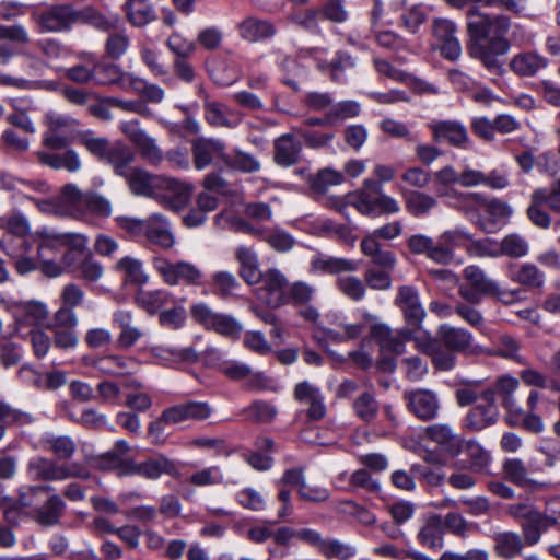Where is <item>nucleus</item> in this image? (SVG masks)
Instances as JSON below:
<instances>
[{
    "instance_id": "obj_45",
    "label": "nucleus",
    "mask_w": 560,
    "mask_h": 560,
    "mask_svg": "<svg viewBox=\"0 0 560 560\" xmlns=\"http://www.w3.org/2000/svg\"><path fill=\"white\" fill-rule=\"evenodd\" d=\"M362 319L359 323L340 324L339 329H328L327 336L336 342L359 338L363 334L366 323L373 322L375 316L368 312H362Z\"/></svg>"
},
{
    "instance_id": "obj_64",
    "label": "nucleus",
    "mask_w": 560,
    "mask_h": 560,
    "mask_svg": "<svg viewBox=\"0 0 560 560\" xmlns=\"http://www.w3.org/2000/svg\"><path fill=\"white\" fill-rule=\"evenodd\" d=\"M0 228L9 235L26 236L30 232V223L26 217L20 212H12L0 218Z\"/></svg>"
},
{
    "instance_id": "obj_63",
    "label": "nucleus",
    "mask_w": 560,
    "mask_h": 560,
    "mask_svg": "<svg viewBox=\"0 0 560 560\" xmlns=\"http://www.w3.org/2000/svg\"><path fill=\"white\" fill-rule=\"evenodd\" d=\"M320 553L327 559L349 560L357 555V549L338 539H325Z\"/></svg>"
},
{
    "instance_id": "obj_53",
    "label": "nucleus",
    "mask_w": 560,
    "mask_h": 560,
    "mask_svg": "<svg viewBox=\"0 0 560 560\" xmlns=\"http://www.w3.org/2000/svg\"><path fill=\"white\" fill-rule=\"evenodd\" d=\"M205 120L212 127L233 128L236 122H233L229 115L228 107L218 101L207 102L203 107Z\"/></svg>"
},
{
    "instance_id": "obj_58",
    "label": "nucleus",
    "mask_w": 560,
    "mask_h": 560,
    "mask_svg": "<svg viewBox=\"0 0 560 560\" xmlns=\"http://www.w3.org/2000/svg\"><path fill=\"white\" fill-rule=\"evenodd\" d=\"M224 164L243 173H255L260 170L259 161L252 154L235 150L233 155L224 158Z\"/></svg>"
},
{
    "instance_id": "obj_3",
    "label": "nucleus",
    "mask_w": 560,
    "mask_h": 560,
    "mask_svg": "<svg viewBox=\"0 0 560 560\" xmlns=\"http://www.w3.org/2000/svg\"><path fill=\"white\" fill-rule=\"evenodd\" d=\"M42 143L49 150L68 148L75 139L79 121L70 115L48 113Z\"/></svg>"
},
{
    "instance_id": "obj_4",
    "label": "nucleus",
    "mask_w": 560,
    "mask_h": 560,
    "mask_svg": "<svg viewBox=\"0 0 560 560\" xmlns=\"http://www.w3.org/2000/svg\"><path fill=\"white\" fill-rule=\"evenodd\" d=\"M75 7L70 3H56L32 14L40 33H68L75 25Z\"/></svg>"
},
{
    "instance_id": "obj_55",
    "label": "nucleus",
    "mask_w": 560,
    "mask_h": 560,
    "mask_svg": "<svg viewBox=\"0 0 560 560\" xmlns=\"http://www.w3.org/2000/svg\"><path fill=\"white\" fill-rule=\"evenodd\" d=\"M550 527L560 530V497L550 499L542 512L539 511L538 534L539 538L542 533Z\"/></svg>"
},
{
    "instance_id": "obj_44",
    "label": "nucleus",
    "mask_w": 560,
    "mask_h": 560,
    "mask_svg": "<svg viewBox=\"0 0 560 560\" xmlns=\"http://www.w3.org/2000/svg\"><path fill=\"white\" fill-rule=\"evenodd\" d=\"M74 18L75 24L90 25L100 31H109L116 25V21L110 20L92 5H85L81 9L75 8Z\"/></svg>"
},
{
    "instance_id": "obj_35",
    "label": "nucleus",
    "mask_w": 560,
    "mask_h": 560,
    "mask_svg": "<svg viewBox=\"0 0 560 560\" xmlns=\"http://www.w3.org/2000/svg\"><path fill=\"white\" fill-rule=\"evenodd\" d=\"M359 268L357 261L342 257L317 255L311 261L312 271H319L327 275H341L354 272Z\"/></svg>"
},
{
    "instance_id": "obj_42",
    "label": "nucleus",
    "mask_w": 560,
    "mask_h": 560,
    "mask_svg": "<svg viewBox=\"0 0 560 560\" xmlns=\"http://www.w3.org/2000/svg\"><path fill=\"white\" fill-rule=\"evenodd\" d=\"M124 10L127 20L138 27L144 26L155 19V11L148 0H128Z\"/></svg>"
},
{
    "instance_id": "obj_14",
    "label": "nucleus",
    "mask_w": 560,
    "mask_h": 560,
    "mask_svg": "<svg viewBox=\"0 0 560 560\" xmlns=\"http://www.w3.org/2000/svg\"><path fill=\"white\" fill-rule=\"evenodd\" d=\"M505 513L520 526L526 545L534 546L539 542L538 520L539 511L529 503H512L505 508Z\"/></svg>"
},
{
    "instance_id": "obj_33",
    "label": "nucleus",
    "mask_w": 560,
    "mask_h": 560,
    "mask_svg": "<svg viewBox=\"0 0 560 560\" xmlns=\"http://www.w3.org/2000/svg\"><path fill=\"white\" fill-rule=\"evenodd\" d=\"M360 249L362 254L371 259V262L382 269L393 270L396 265V257L383 247L378 240L365 235L361 243Z\"/></svg>"
},
{
    "instance_id": "obj_36",
    "label": "nucleus",
    "mask_w": 560,
    "mask_h": 560,
    "mask_svg": "<svg viewBox=\"0 0 560 560\" xmlns=\"http://www.w3.org/2000/svg\"><path fill=\"white\" fill-rule=\"evenodd\" d=\"M13 313L16 322L33 326L44 325L49 315L47 306L37 301L16 303Z\"/></svg>"
},
{
    "instance_id": "obj_12",
    "label": "nucleus",
    "mask_w": 560,
    "mask_h": 560,
    "mask_svg": "<svg viewBox=\"0 0 560 560\" xmlns=\"http://www.w3.org/2000/svg\"><path fill=\"white\" fill-rule=\"evenodd\" d=\"M427 352L432 357L439 370H451L454 365L455 329L443 325L439 331V339L428 343Z\"/></svg>"
},
{
    "instance_id": "obj_34",
    "label": "nucleus",
    "mask_w": 560,
    "mask_h": 560,
    "mask_svg": "<svg viewBox=\"0 0 560 560\" xmlns=\"http://www.w3.org/2000/svg\"><path fill=\"white\" fill-rule=\"evenodd\" d=\"M503 478L521 488L538 489L544 483L529 477L528 470L520 458L506 459L502 465Z\"/></svg>"
},
{
    "instance_id": "obj_39",
    "label": "nucleus",
    "mask_w": 560,
    "mask_h": 560,
    "mask_svg": "<svg viewBox=\"0 0 560 560\" xmlns=\"http://www.w3.org/2000/svg\"><path fill=\"white\" fill-rule=\"evenodd\" d=\"M135 160L136 153L130 147L124 142H116L113 144L105 162L113 167L116 175L124 178L133 168L131 165Z\"/></svg>"
},
{
    "instance_id": "obj_9",
    "label": "nucleus",
    "mask_w": 560,
    "mask_h": 560,
    "mask_svg": "<svg viewBox=\"0 0 560 560\" xmlns=\"http://www.w3.org/2000/svg\"><path fill=\"white\" fill-rule=\"evenodd\" d=\"M194 187L177 178L159 175L156 199L162 206L173 211L182 210L190 199Z\"/></svg>"
},
{
    "instance_id": "obj_23",
    "label": "nucleus",
    "mask_w": 560,
    "mask_h": 560,
    "mask_svg": "<svg viewBox=\"0 0 560 560\" xmlns=\"http://www.w3.org/2000/svg\"><path fill=\"white\" fill-rule=\"evenodd\" d=\"M238 35L248 43H259L271 39L277 34L276 25L269 20L247 16L237 26Z\"/></svg>"
},
{
    "instance_id": "obj_5",
    "label": "nucleus",
    "mask_w": 560,
    "mask_h": 560,
    "mask_svg": "<svg viewBox=\"0 0 560 560\" xmlns=\"http://www.w3.org/2000/svg\"><path fill=\"white\" fill-rule=\"evenodd\" d=\"M28 471L35 480L61 481L70 478L88 479L89 471L78 463L58 464L46 457H35L27 464Z\"/></svg>"
},
{
    "instance_id": "obj_38",
    "label": "nucleus",
    "mask_w": 560,
    "mask_h": 560,
    "mask_svg": "<svg viewBox=\"0 0 560 560\" xmlns=\"http://www.w3.org/2000/svg\"><path fill=\"white\" fill-rule=\"evenodd\" d=\"M173 301L171 292L164 289L139 290L136 295V304L149 315H155Z\"/></svg>"
},
{
    "instance_id": "obj_7",
    "label": "nucleus",
    "mask_w": 560,
    "mask_h": 560,
    "mask_svg": "<svg viewBox=\"0 0 560 560\" xmlns=\"http://www.w3.org/2000/svg\"><path fill=\"white\" fill-rule=\"evenodd\" d=\"M467 19L468 34L476 43L488 37L505 36L511 27V19L505 14L490 18L488 14L470 9L467 12Z\"/></svg>"
},
{
    "instance_id": "obj_54",
    "label": "nucleus",
    "mask_w": 560,
    "mask_h": 560,
    "mask_svg": "<svg viewBox=\"0 0 560 560\" xmlns=\"http://www.w3.org/2000/svg\"><path fill=\"white\" fill-rule=\"evenodd\" d=\"M406 209L413 217H421L436 206V200L421 191H409L405 195Z\"/></svg>"
},
{
    "instance_id": "obj_43",
    "label": "nucleus",
    "mask_w": 560,
    "mask_h": 560,
    "mask_svg": "<svg viewBox=\"0 0 560 560\" xmlns=\"http://www.w3.org/2000/svg\"><path fill=\"white\" fill-rule=\"evenodd\" d=\"M455 249V232L446 231L442 233L436 242L432 240L429 258L442 265H447L453 260Z\"/></svg>"
},
{
    "instance_id": "obj_50",
    "label": "nucleus",
    "mask_w": 560,
    "mask_h": 560,
    "mask_svg": "<svg viewBox=\"0 0 560 560\" xmlns=\"http://www.w3.org/2000/svg\"><path fill=\"white\" fill-rule=\"evenodd\" d=\"M512 281L528 289H540L545 284V273L536 265L526 262L512 276Z\"/></svg>"
},
{
    "instance_id": "obj_60",
    "label": "nucleus",
    "mask_w": 560,
    "mask_h": 560,
    "mask_svg": "<svg viewBox=\"0 0 560 560\" xmlns=\"http://www.w3.org/2000/svg\"><path fill=\"white\" fill-rule=\"evenodd\" d=\"M493 354L517 363H524L523 357L521 355L520 342L509 335L499 337Z\"/></svg>"
},
{
    "instance_id": "obj_37",
    "label": "nucleus",
    "mask_w": 560,
    "mask_h": 560,
    "mask_svg": "<svg viewBox=\"0 0 560 560\" xmlns=\"http://www.w3.org/2000/svg\"><path fill=\"white\" fill-rule=\"evenodd\" d=\"M10 104L13 110L7 116V121L25 133H35L36 127L28 114L33 109V102L25 98H14Z\"/></svg>"
},
{
    "instance_id": "obj_8",
    "label": "nucleus",
    "mask_w": 560,
    "mask_h": 560,
    "mask_svg": "<svg viewBox=\"0 0 560 560\" xmlns=\"http://www.w3.org/2000/svg\"><path fill=\"white\" fill-rule=\"evenodd\" d=\"M119 130L136 147L143 161L152 166H158L164 161L163 150L156 140L141 128L139 120L122 121Z\"/></svg>"
},
{
    "instance_id": "obj_18",
    "label": "nucleus",
    "mask_w": 560,
    "mask_h": 560,
    "mask_svg": "<svg viewBox=\"0 0 560 560\" xmlns=\"http://www.w3.org/2000/svg\"><path fill=\"white\" fill-rule=\"evenodd\" d=\"M432 48L451 61L455 60V24L452 20L436 18L432 22Z\"/></svg>"
},
{
    "instance_id": "obj_1",
    "label": "nucleus",
    "mask_w": 560,
    "mask_h": 560,
    "mask_svg": "<svg viewBox=\"0 0 560 560\" xmlns=\"http://www.w3.org/2000/svg\"><path fill=\"white\" fill-rule=\"evenodd\" d=\"M457 209L483 231L491 233L498 223L505 222L512 214V208L499 199L486 200L479 194L457 195Z\"/></svg>"
},
{
    "instance_id": "obj_10",
    "label": "nucleus",
    "mask_w": 560,
    "mask_h": 560,
    "mask_svg": "<svg viewBox=\"0 0 560 560\" xmlns=\"http://www.w3.org/2000/svg\"><path fill=\"white\" fill-rule=\"evenodd\" d=\"M257 295L267 306L279 308L288 304V279L278 269H268L260 279Z\"/></svg>"
},
{
    "instance_id": "obj_51",
    "label": "nucleus",
    "mask_w": 560,
    "mask_h": 560,
    "mask_svg": "<svg viewBox=\"0 0 560 560\" xmlns=\"http://www.w3.org/2000/svg\"><path fill=\"white\" fill-rule=\"evenodd\" d=\"M335 285L341 294L354 302L363 300L366 293L364 280L351 275L338 276Z\"/></svg>"
},
{
    "instance_id": "obj_47",
    "label": "nucleus",
    "mask_w": 560,
    "mask_h": 560,
    "mask_svg": "<svg viewBox=\"0 0 560 560\" xmlns=\"http://www.w3.org/2000/svg\"><path fill=\"white\" fill-rule=\"evenodd\" d=\"M427 436L448 451L447 460L444 466L453 468L455 465V453L452 451L454 434L447 424H433L427 428Z\"/></svg>"
},
{
    "instance_id": "obj_13",
    "label": "nucleus",
    "mask_w": 560,
    "mask_h": 560,
    "mask_svg": "<svg viewBox=\"0 0 560 560\" xmlns=\"http://www.w3.org/2000/svg\"><path fill=\"white\" fill-rule=\"evenodd\" d=\"M455 515L448 513L445 516L432 515L428 517L420 528L417 538L419 542L433 550H439L443 547V535L446 530L454 533L453 523Z\"/></svg>"
},
{
    "instance_id": "obj_30",
    "label": "nucleus",
    "mask_w": 560,
    "mask_h": 560,
    "mask_svg": "<svg viewBox=\"0 0 560 560\" xmlns=\"http://www.w3.org/2000/svg\"><path fill=\"white\" fill-rule=\"evenodd\" d=\"M86 237L77 233L61 255L57 265L61 266L62 275L68 271L79 270L82 261L88 257Z\"/></svg>"
},
{
    "instance_id": "obj_46",
    "label": "nucleus",
    "mask_w": 560,
    "mask_h": 560,
    "mask_svg": "<svg viewBox=\"0 0 560 560\" xmlns=\"http://www.w3.org/2000/svg\"><path fill=\"white\" fill-rule=\"evenodd\" d=\"M50 486H30L26 488H22L19 491V498L15 502L12 503V505L7 506L4 510V518L12 523L14 522L15 515L19 513L21 509L30 508L35 502V497L39 492L50 491Z\"/></svg>"
},
{
    "instance_id": "obj_59",
    "label": "nucleus",
    "mask_w": 560,
    "mask_h": 560,
    "mask_svg": "<svg viewBox=\"0 0 560 560\" xmlns=\"http://www.w3.org/2000/svg\"><path fill=\"white\" fill-rule=\"evenodd\" d=\"M520 382L516 377L510 374L499 376L493 383V396L498 394L502 398V402L506 408L514 405L513 394L517 389Z\"/></svg>"
},
{
    "instance_id": "obj_29",
    "label": "nucleus",
    "mask_w": 560,
    "mask_h": 560,
    "mask_svg": "<svg viewBox=\"0 0 560 560\" xmlns=\"http://www.w3.org/2000/svg\"><path fill=\"white\" fill-rule=\"evenodd\" d=\"M235 259L240 265L238 273L248 284H257L262 278L258 256L255 250L247 246H238L234 253Z\"/></svg>"
},
{
    "instance_id": "obj_6",
    "label": "nucleus",
    "mask_w": 560,
    "mask_h": 560,
    "mask_svg": "<svg viewBox=\"0 0 560 560\" xmlns=\"http://www.w3.org/2000/svg\"><path fill=\"white\" fill-rule=\"evenodd\" d=\"M153 266L168 285L199 287L202 284L203 272L191 262L184 260L172 262L164 257H155Z\"/></svg>"
},
{
    "instance_id": "obj_56",
    "label": "nucleus",
    "mask_w": 560,
    "mask_h": 560,
    "mask_svg": "<svg viewBox=\"0 0 560 560\" xmlns=\"http://www.w3.org/2000/svg\"><path fill=\"white\" fill-rule=\"evenodd\" d=\"M497 250L501 255L521 258L528 254L529 245L525 237L520 234H509L502 241Z\"/></svg>"
},
{
    "instance_id": "obj_31",
    "label": "nucleus",
    "mask_w": 560,
    "mask_h": 560,
    "mask_svg": "<svg viewBox=\"0 0 560 560\" xmlns=\"http://www.w3.org/2000/svg\"><path fill=\"white\" fill-rule=\"evenodd\" d=\"M549 61L537 51L520 52L510 60L511 70L520 77H534L539 70L547 68Z\"/></svg>"
},
{
    "instance_id": "obj_11",
    "label": "nucleus",
    "mask_w": 560,
    "mask_h": 560,
    "mask_svg": "<svg viewBox=\"0 0 560 560\" xmlns=\"http://www.w3.org/2000/svg\"><path fill=\"white\" fill-rule=\"evenodd\" d=\"M463 277L464 284L460 287V295L468 302L477 303L481 295L499 292V285L488 279L482 269L477 266L466 267Z\"/></svg>"
},
{
    "instance_id": "obj_52",
    "label": "nucleus",
    "mask_w": 560,
    "mask_h": 560,
    "mask_svg": "<svg viewBox=\"0 0 560 560\" xmlns=\"http://www.w3.org/2000/svg\"><path fill=\"white\" fill-rule=\"evenodd\" d=\"M61 208L67 210V215H77L84 207L86 194H83L73 184L63 186L58 195Z\"/></svg>"
},
{
    "instance_id": "obj_22",
    "label": "nucleus",
    "mask_w": 560,
    "mask_h": 560,
    "mask_svg": "<svg viewBox=\"0 0 560 560\" xmlns=\"http://www.w3.org/2000/svg\"><path fill=\"white\" fill-rule=\"evenodd\" d=\"M66 149L63 152H59V150H39L35 152V156L44 166L56 171L65 170L69 173H75L82 166L80 156L73 149Z\"/></svg>"
},
{
    "instance_id": "obj_26",
    "label": "nucleus",
    "mask_w": 560,
    "mask_h": 560,
    "mask_svg": "<svg viewBox=\"0 0 560 560\" xmlns=\"http://www.w3.org/2000/svg\"><path fill=\"white\" fill-rule=\"evenodd\" d=\"M132 322V313L129 311L119 310L113 314V323L120 329L117 337V345L121 349L133 347L144 335Z\"/></svg>"
},
{
    "instance_id": "obj_19",
    "label": "nucleus",
    "mask_w": 560,
    "mask_h": 560,
    "mask_svg": "<svg viewBox=\"0 0 560 560\" xmlns=\"http://www.w3.org/2000/svg\"><path fill=\"white\" fill-rule=\"evenodd\" d=\"M408 409L423 421L436 417L439 411V400L436 395L428 389H417L404 394Z\"/></svg>"
},
{
    "instance_id": "obj_40",
    "label": "nucleus",
    "mask_w": 560,
    "mask_h": 560,
    "mask_svg": "<svg viewBox=\"0 0 560 560\" xmlns=\"http://www.w3.org/2000/svg\"><path fill=\"white\" fill-rule=\"evenodd\" d=\"M371 338L380 346L381 351L388 353H401L404 350V339L399 332L393 331L385 324H374L370 329Z\"/></svg>"
},
{
    "instance_id": "obj_41",
    "label": "nucleus",
    "mask_w": 560,
    "mask_h": 560,
    "mask_svg": "<svg viewBox=\"0 0 560 560\" xmlns=\"http://www.w3.org/2000/svg\"><path fill=\"white\" fill-rule=\"evenodd\" d=\"M40 443L45 451L52 453L62 460L70 459L77 451V443L68 435L47 434L42 438Z\"/></svg>"
},
{
    "instance_id": "obj_21",
    "label": "nucleus",
    "mask_w": 560,
    "mask_h": 560,
    "mask_svg": "<svg viewBox=\"0 0 560 560\" xmlns=\"http://www.w3.org/2000/svg\"><path fill=\"white\" fill-rule=\"evenodd\" d=\"M143 237L155 246L170 249L175 244V235L172 232L171 223L161 213H153L148 217V223Z\"/></svg>"
},
{
    "instance_id": "obj_16",
    "label": "nucleus",
    "mask_w": 560,
    "mask_h": 560,
    "mask_svg": "<svg viewBox=\"0 0 560 560\" xmlns=\"http://www.w3.org/2000/svg\"><path fill=\"white\" fill-rule=\"evenodd\" d=\"M128 475H137L145 479H158L162 475L175 476L178 472L176 464L163 454H156L142 462L129 460Z\"/></svg>"
},
{
    "instance_id": "obj_2",
    "label": "nucleus",
    "mask_w": 560,
    "mask_h": 560,
    "mask_svg": "<svg viewBox=\"0 0 560 560\" xmlns=\"http://www.w3.org/2000/svg\"><path fill=\"white\" fill-rule=\"evenodd\" d=\"M77 233L58 232L43 228L33 234V241L37 246V256L40 261V272L49 278L62 275L61 266L57 265L56 257L63 254L70 241Z\"/></svg>"
},
{
    "instance_id": "obj_28",
    "label": "nucleus",
    "mask_w": 560,
    "mask_h": 560,
    "mask_svg": "<svg viewBox=\"0 0 560 560\" xmlns=\"http://www.w3.org/2000/svg\"><path fill=\"white\" fill-rule=\"evenodd\" d=\"M66 510V503L58 494L50 495L46 502L34 509L30 516L43 527H52L59 524Z\"/></svg>"
},
{
    "instance_id": "obj_15",
    "label": "nucleus",
    "mask_w": 560,
    "mask_h": 560,
    "mask_svg": "<svg viewBox=\"0 0 560 560\" xmlns=\"http://www.w3.org/2000/svg\"><path fill=\"white\" fill-rule=\"evenodd\" d=\"M499 409L493 399V390L486 389L479 396L477 405L470 409L464 420V425L470 430H481L495 422Z\"/></svg>"
},
{
    "instance_id": "obj_61",
    "label": "nucleus",
    "mask_w": 560,
    "mask_h": 560,
    "mask_svg": "<svg viewBox=\"0 0 560 560\" xmlns=\"http://www.w3.org/2000/svg\"><path fill=\"white\" fill-rule=\"evenodd\" d=\"M260 240L277 252H288L295 244L293 236L280 228L264 230Z\"/></svg>"
},
{
    "instance_id": "obj_27",
    "label": "nucleus",
    "mask_w": 560,
    "mask_h": 560,
    "mask_svg": "<svg viewBox=\"0 0 560 560\" xmlns=\"http://www.w3.org/2000/svg\"><path fill=\"white\" fill-rule=\"evenodd\" d=\"M457 456L462 466L474 470L483 469L490 462L488 452L475 440L457 441Z\"/></svg>"
},
{
    "instance_id": "obj_48",
    "label": "nucleus",
    "mask_w": 560,
    "mask_h": 560,
    "mask_svg": "<svg viewBox=\"0 0 560 560\" xmlns=\"http://www.w3.org/2000/svg\"><path fill=\"white\" fill-rule=\"evenodd\" d=\"M378 401L372 392L361 393L352 402V410L357 418L363 422L374 421L378 415Z\"/></svg>"
},
{
    "instance_id": "obj_62",
    "label": "nucleus",
    "mask_w": 560,
    "mask_h": 560,
    "mask_svg": "<svg viewBox=\"0 0 560 560\" xmlns=\"http://www.w3.org/2000/svg\"><path fill=\"white\" fill-rule=\"evenodd\" d=\"M65 77L78 84L95 83V60L62 69Z\"/></svg>"
},
{
    "instance_id": "obj_25",
    "label": "nucleus",
    "mask_w": 560,
    "mask_h": 560,
    "mask_svg": "<svg viewBox=\"0 0 560 560\" xmlns=\"http://www.w3.org/2000/svg\"><path fill=\"white\" fill-rule=\"evenodd\" d=\"M395 302L402 310L406 320L419 328L425 312L420 304L417 291L410 285H402L398 290Z\"/></svg>"
},
{
    "instance_id": "obj_17",
    "label": "nucleus",
    "mask_w": 560,
    "mask_h": 560,
    "mask_svg": "<svg viewBox=\"0 0 560 560\" xmlns=\"http://www.w3.org/2000/svg\"><path fill=\"white\" fill-rule=\"evenodd\" d=\"M191 154L195 167L203 170L214 159L224 162V158H226L225 143L220 139L199 137L191 142Z\"/></svg>"
},
{
    "instance_id": "obj_20",
    "label": "nucleus",
    "mask_w": 560,
    "mask_h": 560,
    "mask_svg": "<svg viewBox=\"0 0 560 560\" xmlns=\"http://www.w3.org/2000/svg\"><path fill=\"white\" fill-rule=\"evenodd\" d=\"M294 398L304 405H307V417L313 421L322 420L326 415L324 396L318 387L304 381L295 385Z\"/></svg>"
},
{
    "instance_id": "obj_49",
    "label": "nucleus",
    "mask_w": 560,
    "mask_h": 560,
    "mask_svg": "<svg viewBox=\"0 0 560 560\" xmlns=\"http://www.w3.org/2000/svg\"><path fill=\"white\" fill-rule=\"evenodd\" d=\"M494 549L504 558H513L521 553L523 545L526 544L522 537L514 532H503L494 536Z\"/></svg>"
},
{
    "instance_id": "obj_24",
    "label": "nucleus",
    "mask_w": 560,
    "mask_h": 560,
    "mask_svg": "<svg viewBox=\"0 0 560 560\" xmlns=\"http://www.w3.org/2000/svg\"><path fill=\"white\" fill-rule=\"evenodd\" d=\"M159 175L141 166H136L124 177L131 194L135 196L156 197V183Z\"/></svg>"
},
{
    "instance_id": "obj_57",
    "label": "nucleus",
    "mask_w": 560,
    "mask_h": 560,
    "mask_svg": "<svg viewBox=\"0 0 560 560\" xmlns=\"http://www.w3.org/2000/svg\"><path fill=\"white\" fill-rule=\"evenodd\" d=\"M343 182V175L332 168L320 170L316 175L308 177L311 188L315 192L324 194L330 186L339 185Z\"/></svg>"
},
{
    "instance_id": "obj_32",
    "label": "nucleus",
    "mask_w": 560,
    "mask_h": 560,
    "mask_svg": "<svg viewBox=\"0 0 560 560\" xmlns=\"http://www.w3.org/2000/svg\"><path fill=\"white\" fill-rule=\"evenodd\" d=\"M273 148V160L278 165L289 167L299 162L302 147L294 140L292 133L277 138Z\"/></svg>"
}]
</instances>
